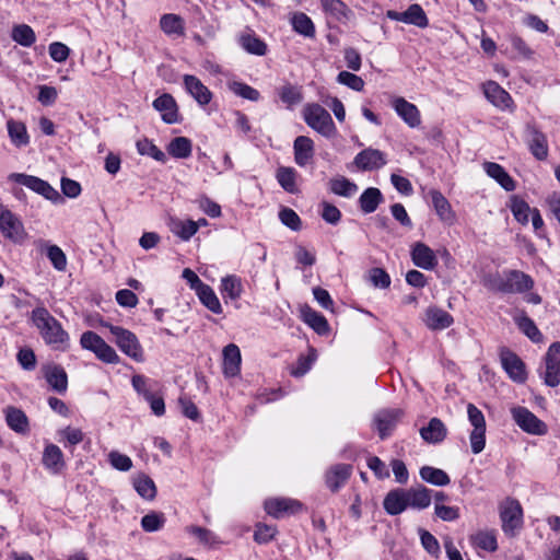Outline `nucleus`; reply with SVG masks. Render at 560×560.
Returning <instances> with one entry per match:
<instances>
[{"label": "nucleus", "instance_id": "nucleus-1", "mask_svg": "<svg viewBox=\"0 0 560 560\" xmlns=\"http://www.w3.org/2000/svg\"><path fill=\"white\" fill-rule=\"evenodd\" d=\"M31 318L44 341L52 349L63 351L69 347V334L46 307L34 308Z\"/></svg>", "mask_w": 560, "mask_h": 560}, {"label": "nucleus", "instance_id": "nucleus-2", "mask_svg": "<svg viewBox=\"0 0 560 560\" xmlns=\"http://www.w3.org/2000/svg\"><path fill=\"white\" fill-rule=\"evenodd\" d=\"M100 325L110 331L114 336V342L121 352L136 362H142L144 360L143 349L138 337L132 331L105 320H101Z\"/></svg>", "mask_w": 560, "mask_h": 560}, {"label": "nucleus", "instance_id": "nucleus-3", "mask_svg": "<svg viewBox=\"0 0 560 560\" xmlns=\"http://www.w3.org/2000/svg\"><path fill=\"white\" fill-rule=\"evenodd\" d=\"M302 114L306 125L323 137L332 138L336 135L335 122L328 110L322 105L308 103L304 106Z\"/></svg>", "mask_w": 560, "mask_h": 560}, {"label": "nucleus", "instance_id": "nucleus-4", "mask_svg": "<svg viewBox=\"0 0 560 560\" xmlns=\"http://www.w3.org/2000/svg\"><path fill=\"white\" fill-rule=\"evenodd\" d=\"M80 345L83 349L93 352L104 363L117 364L120 361L115 349L94 331H84L81 335Z\"/></svg>", "mask_w": 560, "mask_h": 560}, {"label": "nucleus", "instance_id": "nucleus-5", "mask_svg": "<svg viewBox=\"0 0 560 560\" xmlns=\"http://www.w3.org/2000/svg\"><path fill=\"white\" fill-rule=\"evenodd\" d=\"M9 180L23 185L32 191L43 196L47 200L58 201L61 200L59 192L46 180L24 173H11Z\"/></svg>", "mask_w": 560, "mask_h": 560}, {"label": "nucleus", "instance_id": "nucleus-6", "mask_svg": "<svg viewBox=\"0 0 560 560\" xmlns=\"http://www.w3.org/2000/svg\"><path fill=\"white\" fill-rule=\"evenodd\" d=\"M524 140L532 155L538 161L548 158L549 147L547 136L538 128L535 121H528L524 128Z\"/></svg>", "mask_w": 560, "mask_h": 560}, {"label": "nucleus", "instance_id": "nucleus-7", "mask_svg": "<svg viewBox=\"0 0 560 560\" xmlns=\"http://www.w3.org/2000/svg\"><path fill=\"white\" fill-rule=\"evenodd\" d=\"M500 518L504 534L514 537L523 524V510L520 502L508 499L501 506Z\"/></svg>", "mask_w": 560, "mask_h": 560}, {"label": "nucleus", "instance_id": "nucleus-8", "mask_svg": "<svg viewBox=\"0 0 560 560\" xmlns=\"http://www.w3.org/2000/svg\"><path fill=\"white\" fill-rule=\"evenodd\" d=\"M0 230L4 237L14 243H22L26 233L20 218L0 203Z\"/></svg>", "mask_w": 560, "mask_h": 560}, {"label": "nucleus", "instance_id": "nucleus-9", "mask_svg": "<svg viewBox=\"0 0 560 560\" xmlns=\"http://www.w3.org/2000/svg\"><path fill=\"white\" fill-rule=\"evenodd\" d=\"M511 415L515 423L526 433L544 435L548 431L547 424L525 407H513Z\"/></svg>", "mask_w": 560, "mask_h": 560}, {"label": "nucleus", "instance_id": "nucleus-10", "mask_svg": "<svg viewBox=\"0 0 560 560\" xmlns=\"http://www.w3.org/2000/svg\"><path fill=\"white\" fill-rule=\"evenodd\" d=\"M500 361L503 370L515 383H524L527 378L526 366L522 359L509 348L500 349Z\"/></svg>", "mask_w": 560, "mask_h": 560}, {"label": "nucleus", "instance_id": "nucleus-11", "mask_svg": "<svg viewBox=\"0 0 560 560\" xmlns=\"http://www.w3.org/2000/svg\"><path fill=\"white\" fill-rule=\"evenodd\" d=\"M402 416L401 409H383L375 413L373 423L382 440L392 434Z\"/></svg>", "mask_w": 560, "mask_h": 560}, {"label": "nucleus", "instance_id": "nucleus-12", "mask_svg": "<svg viewBox=\"0 0 560 560\" xmlns=\"http://www.w3.org/2000/svg\"><path fill=\"white\" fill-rule=\"evenodd\" d=\"M545 383L550 387H556L560 384V342L550 345L545 355Z\"/></svg>", "mask_w": 560, "mask_h": 560}, {"label": "nucleus", "instance_id": "nucleus-13", "mask_svg": "<svg viewBox=\"0 0 560 560\" xmlns=\"http://www.w3.org/2000/svg\"><path fill=\"white\" fill-rule=\"evenodd\" d=\"M302 509L303 504L300 501L290 498H276L265 501V511L276 518L296 514Z\"/></svg>", "mask_w": 560, "mask_h": 560}, {"label": "nucleus", "instance_id": "nucleus-14", "mask_svg": "<svg viewBox=\"0 0 560 560\" xmlns=\"http://www.w3.org/2000/svg\"><path fill=\"white\" fill-rule=\"evenodd\" d=\"M386 163L387 161L385 153L373 148H368L360 151L353 160V164L361 171L380 170Z\"/></svg>", "mask_w": 560, "mask_h": 560}, {"label": "nucleus", "instance_id": "nucleus-15", "mask_svg": "<svg viewBox=\"0 0 560 560\" xmlns=\"http://www.w3.org/2000/svg\"><path fill=\"white\" fill-rule=\"evenodd\" d=\"M43 376L49 386L57 393L63 394L68 388V375L65 369L56 363H47L42 366Z\"/></svg>", "mask_w": 560, "mask_h": 560}, {"label": "nucleus", "instance_id": "nucleus-16", "mask_svg": "<svg viewBox=\"0 0 560 560\" xmlns=\"http://www.w3.org/2000/svg\"><path fill=\"white\" fill-rule=\"evenodd\" d=\"M407 489L395 488L387 492L383 500V508L388 515L396 516L409 508Z\"/></svg>", "mask_w": 560, "mask_h": 560}, {"label": "nucleus", "instance_id": "nucleus-17", "mask_svg": "<svg viewBox=\"0 0 560 560\" xmlns=\"http://www.w3.org/2000/svg\"><path fill=\"white\" fill-rule=\"evenodd\" d=\"M504 283L509 288L506 294L524 293L534 287V280L529 275L515 269L505 270Z\"/></svg>", "mask_w": 560, "mask_h": 560}, {"label": "nucleus", "instance_id": "nucleus-18", "mask_svg": "<svg viewBox=\"0 0 560 560\" xmlns=\"http://www.w3.org/2000/svg\"><path fill=\"white\" fill-rule=\"evenodd\" d=\"M153 107L161 113L164 122L172 125L179 121L178 106L171 94L164 93L155 98L153 101Z\"/></svg>", "mask_w": 560, "mask_h": 560}, {"label": "nucleus", "instance_id": "nucleus-19", "mask_svg": "<svg viewBox=\"0 0 560 560\" xmlns=\"http://www.w3.org/2000/svg\"><path fill=\"white\" fill-rule=\"evenodd\" d=\"M352 466L349 464L332 465L325 474V482L328 489L337 492L350 478Z\"/></svg>", "mask_w": 560, "mask_h": 560}, {"label": "nucleus", "instance_id": "nucleus-20", "mask_svg": "<svg viewBox=\"0 0 560 560\" xmlns=\"http://www.w3.org/2000/svg\"><path fill=\"white\" fill-rule=\"evenodd\" d=\"M393 107L397 115L410 127L417 128L421 124V116L418 107L406 101L404 97H397L393 102Z\"/></svg>", "mask_w": 560, "mask_h": 560}, {"label": "nucleus", "instance_id": "nucleus-21", "mask_svg": "<svg viewBox=\"0 0 560 560\" xmlns=\"http://www.w3.org/2000/svg\"><path fill=\"white\" fill-rule=\"evenodd\" d=\"M412 262L424 270H432L438 265L434 252L424 243L417 242L411 248Z\"/></svg>", "mask_w": 560, "mask_h": 560}, {"label": "nucleus", "instance_id": "nucleus-22", "mask_svg": "<svg viewBox=\"0 0 560 560\" xmlns=\"http://www.w3.org/2000/svg\"><path fill=\"white\" fill-rule=\"evenodd\" d=\"M423 322L432 330H442L450 327L454 319L446 311L435 305L429 306L424 312Z\"/></svg>", "mask_w": 560, "mask_h": 560}, {"label": "nucleus", "instance_id": "nucleus-23", "mask_svg": "<svg viewBox=\"0 0 560 560\" xmlns=\"http://www.w3.org/2000/svg\"><path fill=\"white\" fill-rule=\"evenodd\" d=\"M184 84L187 92L199 105H208L211 102L212 93L197 77L185 74Z\"/></svg>", "mask_w": 560, "mask_h": 560}, {"label": "nucleus", "instance_id": "nucleus-24", "mask_svg": "<svg viewBox=\"0 0 560 560\" xmlns=\"http://www.w3.org/2000/svg\"><path fill=\"white\" fill-rule=\"evenodd\" d=\"M294 162L301 166H306L314 158V141L306 136H299L293 142Z\"/></svg>", "mask_w": 560, "mask_h": 560}, {"label": "nucleus", "instance_id": "nucleus-25", "mask_svg": "<svg viewBox=\"0 0 560 560\" xmlns=\"http://www.w3.org/2000/svg\"><path fill=\"white\" fill-rule=\"evenodd\" d=\"M483 93L490 103L502 109L509 108L513 103L511 95L494 81L483 84Z\"/></svg>", "mask_w": 560, "mask_h": 560}, {"label": "nucleus", "instance_id": "nucleus-26", "mask_svg": "<svg viewBox=\"0 0 560 560\" xmlns=\"http://www.w3.org/2000/svg\"><path fill=\"white\" fill-rule=\"evenodd\" d=\"M421 438L430 444H438L445 440L447 429L439 418L430 419L428 425L420 429Z\"/></svg>", "mask_w": 560, "mask_h": 560}, {"label": "nucleus", "instance_id": "nucleus-27", "mask_svg": "<svg viewBox=\"0 0 560 560\" xmlns=\"http://www.w3.org/2000/svg\"><path fill=\"white\" fill-rule=\"evenodd\" d=\"M241 351L234 343H229L223 349V373L228 377H233L240 373Z\"/></svg>", "mask_w": 560, "mask_h": 560}, {"label": "nucleus", "instance_id": "nucleus-28", "mask_svg": "<svg viewBox=\"0 0 560 560\" xmlns=\"http://www.w3.org/2000/svg\"><path fill=\"white\" fill-rule=\"evenodd\" d=\"M301 316L305 324L314 329L318 335H327L329 332V324L324 315L313 310L308 305L301 307Z\"/></svg>", "mask_w": 560, "mask_h": 560}, {"label": "nucleus", "instance_id": "nucleus-29", "mask_svg": "<svg viewBox=\"0 0 560 560\" xmlns=\"http://www.w3.org/2000/svg\"><path fill=\"white\" fill-rule=\"evenodd\" d=\"M429 195L431 197L432 206L440 220L447 224H452L454 222L455 214L452 211V207L448 200L442 195L441 191L436 189L430 190Z\"/></svg>", "mask_w": 560, "mask_h": 560}, {"label": "nucleus", "instance_id": "nucleus-30", "mask_svg": "<svg viewBox=\"0 0 560 560\" xmlns=\"http://www.w3.org/2000/svg\"><path fill=\"white\" fill-rule=\"evenodd\" d=\"M483 168L487 175L495 179L497 183L506 191H513L515 189V182L500 164L486 162L483 164Z\"/></svg>", "mask_w": 560, "mask_h": 560}, {"label": "nucleus", "instance_id": "nucleus-31", "mask_svg": "<svg viewBox=\"0 0 560 560\" xmlns=\"http://www.w3.org/2000/svg\"><path fill=\"white\" fill-rule=\"evenodd\" d=\"M384 197L378 188L369 187L359 197V207L365 214L374 212L383 202Z\"/></svg>", "mask_w": 560, "mask_h": 560}, {"label": "nucleus", "instance_id": "nucleus-32", "mask_svg": "<svg viewBox=\"0 0 560 560\" xmlns=\"http://www.w3.org/2000/svg\"><path fill=\"white\" fill-rule=\"evenodd\" d=\"M44 466L52 472H59L65 467L63 454L59 446L49 444L43 454Z\"/></svg>", "mask_w": 560, "mask_h": 560}, {"label": "nucleus", "instance_id": "nucleus-33", "mask_svg": "<svg viewBox=\"0 0 560 560\" xmlns=\"http://www.w3.org/2000/svg\"><path fill=\"white\" fill-rule=\"evenodd\" d=\"M408 505L416 510H423L431 504V490L424 486L407 489Z\"/></svg>", "mask_w": 560, "mask_h": 560}, {"label": "nucleus", "instance_id": "nucleus-34", "mask_svg": "<svg viewBox=\"0 0 560 560\" xmlns=\"http://www.w3.org/2000/svg\"><path fill=\"white\" fill-rule=\"evenodd\" d=\"M199 224L192 220L171 219L170 230L183 241H189L198 231Z\"/></svg>", "mask_w": 560, "mask_h": 560}, {"label": "nucleus", "instance_id": "nucleus-35", "mask_svg": "<svg viewBox=\"0 0 560 560\" xmlns=\"http://www.w3.org/2000/svg\"><path fill=\"white\" fill-rule=\"evenodd\" d=\"M5 420L10 429L16 433H26L28 431V419L25 412L15 407H8L5 410Z\"/></svg>", "mask_w": 560, "mask_h": 560}, {"label": "nucleus", "instance_id": "nucleus-36", "mask_svg": "<svg viewBox=\"0 0 560 560\" xmlns=\"http://www.w3.org/2000/svg\"><path fill=\"white\" fill-rule=\"evenodd\" d=\"M290 22H291L293 30L298 34H300L304 37H307V38L315 37V34H316L315 25H314L313 21L311 20V18L307 16L305 13H303V12L293 13L290 19Z\"/></svg>", "mask_w": 560, "mask_h": 560}, {"label": "nucleus", "instance_id": "nucleus-37", "mask_svg": "<svg viewBox=\"0 0 560 560\" xmlns=\"http://www.w3.org/2000/svg\"><path fill=\"white\" fill-rule=\"evenodd\" d=\"M323 10L338 22H346L352 13L341 0H320Z\"/></svg>", "mask_w": 560, "mask_h": 560}, {"label": "nucleus", "instance_id": "nucleus-38", "mask_svg": "<svg viewBox=\"0 0 560 560\" xmlns=\"http://www.w3.org/2000/svg\"><path fill=\"white\" fill-rule=\"evenodd\" d=\"M329 190L337 196L350 198L358 191V186L345 176H337L329 180Z\"/></svg>", "mask_w": 560, "mask_h": 560}, {"label": "nucleus", "instance_id": "nucleus-39", "mask_svg": "<svg viewBox=\"0 0 560 560\" xmlns=\"http://www.w3.org/2000/svg\"><path fill=\"white\" fill-rule=\"evenodd\" d=\"M419 475L423 481L438 487L447 486L451 482L450 476L443 469L432 466L421 467Z\"/></svg>", "mask_w": 560, "mask_h": 560}, {"label": "nucleus", "instance_id": "nucleus-40", "mask_svg": "<svg viewBox=\"0 0 560 560\" xmlns=\"http://www.w3.org/2000/svg\"><path fill=\"white\" fill-rule=\"evenodd\" d=\"M220 290L224 299L238 300L243 291L242 281L237 276L229 275L222 278Z\"/></svg>", "mask_w": 560, "mask_h": 560}, {"label": "nucleus", "instance_id": "nucleus-41", "mask_svg": "<svg viewBox=\"0 0 560 560\" xmlns=\"http://www.w3.org/2000/svg\"><path fill=\"white\" fill-rule=\"evenodd\" d=\"M8 133L12 143L16 147H25L30 142L26 126L22 121L10 119L7 122Z\"/></svg>", "mask_w": 560, "mask_h": 560}, {"label": "nucleus", "instance_id": "nucleus-42", "mask_svg": "<svg viewBox=\"0 0 560 560\" xmlns=\"http://www.w3.org/2000/svg\"><path fill=\"white\" fill-rule=\"evenodd\" d=\"M160 27L167 35L182 36L185 33L183 19L173 13H167L161 16Z\"/></svg>", "mask_w": 560, "mask_h": 560}, {"label": "nucleus", "instance_id": "nucleus-43", "mask_svg": "<svg viewBox=\"0 0 560 560\" xmlns=\"http://www.w3.org/2000/svg\"><path fill=\"white\" fill-rule=\"evenodd\" d=\"M296 171L293 167L289 166H280L277 170L276 178L279 183V185L290 194L298 192V186H296Z\"/></svg>", "mask_w": 560, "mask_h": 560}, {"label": "nucleus", "instance_id": "nucleus-44", "mask_svg": "<svg viewBox=\"0 0 560 560\" xmlns=\"http://www.w3.org/2000/svg\"><path fill=\"white\" fill-rule=\"evenodd\" d=\"M133 487L137 493L145 500H153L156 495L155 483L145 474H140L133 479Z\"/></svg>", "mask_w": 560, "mask_h": 560}, {"label": "nucleus", "instance_id": "nucleus-45", "mask_svg": "<svg viewBox=\"0 0 560 560\" xmlns=\"http://www.w3.org/2000/svg\"><path fill=\"white\" fill-rule=\"evenodd\" d=\"M192 144L186 137H176L167 145V152L176 159H187L191 155Z\"/></svg>", "mask_w": 560, "mask_h": 560}, {"label": "nucleus", "instance_id": "nucleus-46", "mask_svg": "<svg viewBox=\"0 0 560 560\" xmlns=\"http://www.w3.org/2000/svg\"><path fill=\"white\" fill-rule=\"evenodd\" d=\"M197 295L200 300V302L212 313L214 314H221L222 313V306L221 303L213 291V289L205 284L197 291Z\"/></svg>", "mask_w": 560, "mask_h": 560}, {"label": "nucleus", "instance_id": "nucleus-47", "mask_svg": "<svg viewBox=\"0 0 560 560\" xmlns=\"http://www.w3.org/2000/svg\"><path fill=\"white\" fill-rule=\"evenodd\" d=\"M11 37L15 43L23 47H31L36 42L35 32L27 24L13 26Z\"/></svg>", "mask_w": 560, "mask_h": 560}, {"label": "nucleus", "instance_id": "nucleus-48", "mask_svg": "<svg viewBox=\"0 0 560 560\" xmlns=\"http://www.w3.org/2000/svg\"><path fill=\"white\" fill-rule=\"evenodd\" d=\"M514 320L518 327V329L527 336L532 341L539 342L542 339V335L537 328L536 324L533 319H530L525 314L514 317Z\"/></svg>", "mask_w": 560, "mask_h": 560}, {"label": "nucleus", "instance_id": "nucleus-49", "mask_svg": "<svg viewBox=\"0 0 560 560\" xmlns=\"http://www.w3.org/2000/svg\"><path fill=\"white\" fill-rule=\"evenodd\" d=\"M471 542L486 551L493 552L498 549L497 537L493 530H480L470 537Z\"/></svg>", "mask_w": 560, "mask_h": 560}, {"label": "nucleus", "instance_id": "nucleus-50", "mask_svg": "<svg viewBox=\"0 0 560 560\" xmlns=\"http://www.w3.org/2000/svg\"><path fill=\"white\" fill-rule=\"evenodd\" d=\"M405 23L424 28L429 25V20L421 5L415 3L404 11Z\"/></svg>", "mask_w": 560, "mask_h": 560}, {"label": "nucleus", "instance_id": "nucleus-51", "mask_svg": "<svg viewBox=\"0 0 560 560\" xmlns=\"http://www.w3.org/2000/svg\"><path fill=\"white\" fill-rule=\"evenodd\" d=\"M240 43L248 54L264 56L267 52L266 43L255 35H242Z\"/></svg>", "mask_w": 560, "mask_h": 560}, {"label": "nucleus", "instance_id": "nucleus-52", "mask_svg": "<svg viewBox=\"0 0 560 560\" xmlns=\"http://www.w3.org/2000/svg\"><path fill=\"white\" fill-rule=\"evenodd\" d=\"M185 529L188 534L195 536L198 539V541L203 546L212 547L219 542L215 534L206 527L190 525L187 526Z\"/></svg>", "mask_w": 560, "mask_h": 560}, {"label": "nucleus", "instance_id": "nucleus-53", "mask_svg": "<svg viewBox=\"0 0 560 560\" xmlns=\"http://www.w3.org/2000/svg\"><path fill=\"white\" fill-rule=\"evenodd\" d=\"M138 153L141 155H149L153 158L155 161L164 163L166 161V155L163 151H161L151 140L143 138L137 141L136 143Z\"/></svg>", "mask_w": 560, "mask_h": 560}, {"label": "nucleus", "instance_id": "nucleus-54", "mask_svg": "<svg viewBox=\"0 0 560 560\" xmlns=\"http://www.w3.org/2000/svg\"><path fill=\"white\" fill-rule=\"evenodd\" d=\"M229 89L237 96L252 101L257 102L260 98V93L258 90L252 88L250 85L233 81L229 83Z\"/></svg>", "mask_w": 560, "mask_h": 560}, {"label": "nucleus", "instance_id": "nucleus-55", "mask_svg": "<svg viewBox=\"0 0 560 560\" xmlns=\"http://www.w3.org/2000/svg\"><path fill=\"white\" fill-rule=\"evenodd\" d=\"M511 211H512L514 218L521 224H527L528 220H529V215L533 212V209L529 207V205L525 200L514 197L512 199Z\"/></svg>", "mask_w": 560, "mask_h": 560}, {"label": "nucleus", "instance_id": "nucleus-56", "mask_svg": "<svg viewBox=\"0 0 560 560\" xmlns=\"http://www.w3.org/2000/svg\"><path fill=\"white\" fill-rule=\"evenodd\" d=\"M279 96L288 106L296 105L303 100L301 89L289 83L281 86L279 90Z\"/></svg>", "mask_w": 560, "mask_h": 560}, {"label": "nucleus", "instance_id": "nucleus-57", "mask_svg": "<svg viewBox=\"0 0 560 560\" xmlns=\"http://www.w3.org/2000/svg\"><path fill=\"white\" fill-rule=\"evenodd\" d=\"M505 270L502 272L489 273L483 278V284L487 289L493 292L506 294V283H504Z\"/></svg>", "mask_w": 560, "mask_h": 560}, {"label": "nucleus", "instance_id": "nucleus-58", "mask_svg": "<svg viewBox=\"0 0 560 560\" xmlns=\"http://www.w3.org/2000/svg\"><path fill=\"white\" fill-rule=\"evenodd\" d=\"M421 545L424 550L431 556L438 558L440 556V544L438 539L428 530L420 528L419 529Z\"/></svg>", "mask_w": 560, "mask_h": 560}, {"label": "nucleus", "instance_id": "nucleus-59", "mask_svg": "<svg viewBox=\"0 0 560 560\" xmlns=\"http://www.w3.org/2000/svg\"><path fill=\"white\" fill-rule=\"evenodd\" d=\"M337 81L340 84H343L348 86L349 89L360 92L364 88V81L361 77L349 72V71H341L337 75Z\"/></svg>", "mask_w": 560, "mask_h": 560}, {"label": "nucleus", "instance_id": "nucleus-60", "mask_svg": "<svg viewBox=\"0 0 560 560\" xmlns=\"http://www.w3.org/2000/svg\"><path fill=\"white\" fill-rule=\"evenodd\" d=\"M279 219L281 223L292 231H300L302 228V221L298 213L291 208H283L279 212Z\"/></svg>", "mask_w": 560, "mask_h": 560}, {"label": "nucleus", "instance_id": "nucleus-61", "mask_svg": "<svg viewBox=\"0 0 560 560\" xmlns=\"http://www.w3.org/2000/svg\"><path fill=\"white\" fill-rule=\"evenodd\" d=\"M164 522L165 518L163 514L151 512L142 517L141 526L144 532L152 533L161 529Z\"/></svg>", "mask_w": 560, "mask_h": 560}, {"label": "nucleus", "instance_id": "nucleus-62", "mask_svg": "<svg viewBox=\"0 0 560 560\" xmlns=\"http://www.w3.org/2000/svg\"><path fill=\"white\" fill-rule=\"evenodd\" d=\"M47 257L57 270L62 271L66 269V255L57 245H49L47 247Z\"/></svg>", "mask_w": 560, "mask_h": 560}, {"label": "nucleus", "instance_id": "nucleus-63", "mask_svg": "<svg viewBox=\"0 0 560 560\" xmlns=\"http://www.w3.org/2000/svg\"><path fill=\"white\" fill-rule=\"evenodd\" d=\"M320 206H322L320 215L325 222L332 224V225H336L340 222L341 212L335 205H332L328 201H323L320 203Z\"/></svg>", "mask_w": 560, "mask_h": 560}, {"label": "nucleus", "instance_id": "nucleus-64", "mask_svg": "<svg viewBox=\"0 0 560 560\" xmlns=\"http://www.w3.org/2000/svg\"><path fill=\"white\" fill-rule=\"evenodd\" d=\"M110 465L120 471H128L132 467V460L129 456L121 454L117 451H113L108 455Z\"/></svg>", "mask_w": 560, "mask_h": 560}]
</instances>
